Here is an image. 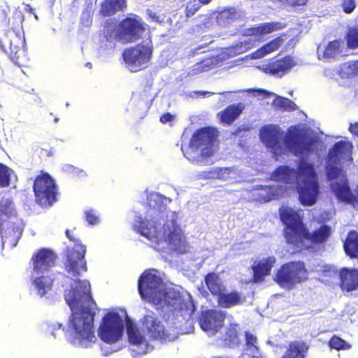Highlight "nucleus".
Returning <instances> with one entry per match:
<instances>
[{
  "label": "nucleus",
  "instance_id": "1",
  "mask_svg": "<svg viewBox=\"0 0 358 358\" xmlns=\"http://www.w3.org/2000/svg\"><path fill=\"white\" fill-rule=\"evenodd\" d=\"M76 287H71L65 294V300L72 313L69 327L73 329L74 343L87 348L96 341L94 321L95 313L92 311L96 306L90 292L88 280H75Z\"/></svg>",
  "mask_w": 358,
  "mask_h": 358
},
{
  "label": "nucleus",
  "instance_id": "2",
  "mask_svg": "<svg viewBox=\"0 0 358 358\" xmlns=\"http://www.w3.org/2000/svg\"><path fill=\"white\" fill-rule=\"evenodd\" d=\"M279 216L284 226L282 235L286 243L296 252L315 251V248L324 245L331 235V227L325 224L310 231L303 222V215L292 208H280Z\"/></svg>",
  "mask_w": 358,
  "mask_h": 358
},
{
  "label": "nucleus",
  "instance_id": "3",
  "mask_svg": "<svg viewBox=\"0 0 358 358\" xmlns=\"http://www.w3.org/2000/svg\"><path fill=\"white\" fill-rule=\"evenodd\" d=\"M271 179L285 184L295 181L301 203L310 206L316 203L320 187L313 163L300 160L296 170L288 166H279L271 174Z\"/></svg>",
  "mask_w": 358,
  "mask_h": 358
},
{
  "label": "nucleus",
  "instance_id": "4",
  "mask_svg": "<svg viewBox=\"0 0 358 358\" xmlns=\"http://www.w3.org/2000/svg\"><path fill=\"white\" fill-rule=\"evenodd\" d=\"M352 148V143L348 141L335 143L327 154L326 172L329 180H335L331 182L330 188L337 201L356 208L358 189L354 194L347 176L342 174L343 170L338 166L341 158L350 156Z\"/></svg>",
  "mask_w": 358,
  "mask_h": 358
},
{
  "label": "nucleus",
  "instance_id": "5",
  "mask_svg": "<svg viewBox=\"0 0 358 358\" xmlns=\"http://www.w3.org/2000/svg\"><path fill=\"white\" fill-rule=\"evenodd\" d=\"M134 228L142 236L157 243L164 241L178 253L187 252L188 244L180 227L173 222L163 225V231L157 224L148 220L139 219L136 221Z\"/></svg>",
  "mask_w": 358,
  "mask_h": 358
},
{
  "label": "nucleus",
  "instance_id": "6",
  "mask_svg": "<svg viewBox=\"0 0 358 358\" xmlns=\"http://www.w3.org/2000/svg\"><path fill=\"white\" fill-rule=\"evenodd\" d=\"M138 289L141 298L155 305H169V292L155 271H145L139 277Z\"/></svg>",
  "mask_w": 358,
  "mask_h": 358
},
{
  "label": "nucleus",
  "instance_id": "7",
  "mask_svg": "<svg viewBox=\"0 0 358 358\" xmlns=\"http://www.w3.org/2000/svg\"><path fill=\"white\" fill-rule=\"evenodd\" d=\"M204 282L211 295L215 298L218 306L230 308L242 305L245 300L243 294L237 289L229 292L227 286L215 272H209L204 276Z\"/></svg>",
  "mask_w": 358,
  "mask_h": 358
},
{
  "label": "nucleus",
  "instance_id": "8",
  "mask_svg": "<svg viewBox=\"0 0 358 358\" xmlns=\"http://www.w3.org/2000/svg\"><path fill=\"white\" fill-rule=\"evenodd\" d=\"M317 136L308 133L298 124L288 127L284 137V143L295 156H308L317 148Z\"/></svg>",
  "mask_w": 358,
  "mask_h": 358
},
{
  "label": "nucleus",
  "instance_id": "9",
  "mask_svg": "<svg viewBox=\"0 0 358 358\" xmlns=\"http://www.w3.org/2000/svg\"><path fill=\"white\" fill-rule=\"evenodd\" d=\"M33 191L35 201L41 208H50L58 200L59 192L55 180L43 171L35 178Z\"/></svg>",
  "mask_w": 358,
  "mask_h": 358
},
{
  "label": "nucleus",
  "instance_id": "10",
  "mask_svg": "<svg viewBox=\"0 0 358 358\" xmlns=\"http://www.w3.org/2000/svg\"><path fill=\"white\" fill-rule=\"evenodd\" d=\"M145 25L140 16L129 14L117 24L115 28V38L122 44L136 42L142 38L145 31Z\"/></svg>",
  "mask_w": 358,
  "mask_h": 358
},
{
  "label": "nucleus",
  "instance_id": "11",
  "mask_svg": "<svg viewBox=\"0 0 358 358\" xmlns=\"http://www.w3.org/2000/svg\"><path fill=\"white\" fill-rule=\"evenodd\" d=\"M73 230L66 229L65 234L69 240L75 244L78 250L71 249L67 252L66 259L64 262V268L66 271L74 277L79 276L82 272L87 270V263L85 259L86 248L83 245L79 237L73 234Z\"/></svg>",
  "mask_w": 358,
  "mask_h": 358
},
{
  "label": "nucleus",
  "instance_id": "12",
  "mask_svg": "<svg viewBox=\"0 0 358 358\" xmlns=\"http://www.w3.org/2000/svg\"><path fill=\"white\" fill-rule=\"evenodd\" d=\"M308 271L302 261H292L282 264L277 271L275 282L284 289H291L296 284L308 279Z\"/></svg>",
  "mask_w": 358,
  "mask_h": 358
},
{
  "label": "nucleus",
  "instance_id": "13",
  "mask_svg": "<svg viewBox=\"0 0 358 358\" xmlns=\"http://www.w3.org/2000/svg\"><path fill=\"white\" fill-rule=\"evenodd\" d=\"M217 136V131L213 127H203L197 129L192 135L189 144V150L185 152V155L189 159L194 161L191 152H196L201 148L200 155L202 157H209L213 154V143Z\"/></svg>",
  "mask_w": 358,
  "mask_h": 358
},
{
  "label": "nucleus",
  "instance_id": "14",
  "mask_svg": "<svg viewBox=\"0 0 358 358\" xmlns=\"http://www.w3.org/2000/svg\"><path fill=\"white\" fill-rule=\"evenodd\" d=\"M152 43H139L125 48L122 54L124 62L131 72L146 69L152 57Z\"/></svg>",
  "mask_w": 358,
  "mask_h": 358
},
{
  "label": "nucleus",
  "instance_id": "15",
  "mask_svg": "<svg viewBox=\"0 0 358 358\" xmlns=\"http://www.w3.org/2000/svg\"><path fill=\"white\" fill-rule=\"evenodd\" d=\"M124 322L117 313L106 314L98 329V335L106 343L112 344L121 339L124 331Z\"/></svg>",
  "mask_w": 358,
  "mask_h": 358
},
{
  "label": "nucleus",
  "instance_id": "16",
  "mask_svg": "<svg viewBox=\"0 0 358 358\" xmlns=\"http://www.w3.org/2000/svg\"><path fill=\"white\" fill-rule=\"evenodd\" d=\"M259 136L261 141L266 147L271 149L275 155L280 156L284 153L285 148L281 143L282 132L278 126L273 124L263 126Z\"/></svg>",
  "mask_w": 358,
  "mask_h": 358
},
{
  "label": "nucleus",
  "instance_id": "17",
  "mask_svg": "<svg viewBox=\"0 0 358 358\" xmlns=\"http://www.w3.org/2000/svg\"><path fill=\"white\" fill-rule=\"evenodd\" d=\"M24 224L22 220L1 224V238L3 248H15L22 237Z\"/></svg>",
  "mask_w": 358,
  "mask_h": 358
},
{
  "label": "nucleus",
  "instance_id": "18",
  "mask_svg": "<svg viewBox=\"0 0 358 358\" xmlns=\"http://www.w3.org/2000/svg\"><path fill=\"white\" fill-rule=\"evenodd\" d=\"M226 314L218 310L208 309L201 313L199 324L206 332L215 334L224 326Z\"/></svg>",
  "mask_w": 358,
  "mask_h": 358
},
{
  "label": "nucleus",
  "instance_id": "19",
  "mask_svg": "<svg viewBox=\"0 0 358 358\" xmlns=\"http://www.w3.org/2000/svg\"><path fill=\"white\" fill-rule=\"evenodd\" d=\"M56 259L57 255L52 250L48 248H41L33 254L31 259L33 272L39 275L48 271L55 265Z\"/></svg>",
  "mask_w": 358,
  "mask_h": 358
},
{
  "label": "nucleus",
  "instance_id": "20",
  "mask_svg": "<svg viewBox=\"0 0 358 358\" xmlns=\"http://www.w3.org/2000/svg\"><path fill=\"white\" fill-rule=\"evenodd\" d=\"M151 339L164 341H171L174 336L166 329L162 322L151 315L143 317V324Z\"/></svg>",
  "mask_w": 358,
  "mask_h": 358
},
{
  "label": "nucleus",
  "instance_id": "21",
  "mask_svg": "<svg viewBox=\"0 0 358 358\" xmlns=\"http://www.w3.org/2000/svg\"><path fill=\"white\" fill-rule=\"evenodd\" d=\"M296 64L293 57L286 55L281 58L276 57L271 58L262 66V70L266 73L282 77L286 74Z\"/></svg>",
  "mask_w": 358,
  "mask_h": 358
},
{
  "label": "nucleus",
  "instance_id": "22",
  "mask_svg": "<svg viewBox=\"0 0 358 358\" xmlns=\"http://www.w3.org/2000/svg\"><path fill=\"white\" fill-rule=\"evenodd\" d=\"M276 262L274 256L255 261L251 268L252 270V281L256 283L262 282L265 278L271 273L272 268Z\"/></svg>",
  "mask_w": 358,
  "mask_h": 358
},
{
  "label": "nucleus",
  "instance_id": "23",
  "mask_svg": "<svg viewBox=\"0 0 358 358\" xmlns=\"http://www.w3.org/2000/svg\"><path fill=\"white\" fill-rule=\"evenodd\" d=\"M339 278L342 291L350 292L358 289V269L343 268L340 270Z\"/></svg>",
  "mask_w": 358,
  "mask_h": 358
},
{
  "label": "nucleus",
  "instance_id": "24",
  "mask_svg": "<svg viewBox=\"0 0 358 358\" xmlns=\"http://www.w3.org/2000/svg\"><path fill=\"white\" fill-rule=\"evenodd\" d=\"M308 350L309 345L306 342L294 340L288 343L280 358H307Z\"/></svg>",
  "mask_w": 358,
  "mask_h": 358
},
{
  "label": "nucleus",
  "instance_id": "25",
  "mask_svg": "<svg viewBox=\"0 0 358 358\" xmlns=\"http://www.w3.org/2000/svg\"><path fill=\"white\" fill-rule=\"evenodd\" d=\"M244 107L242 103L229 105L223 110L217 113L220 122L224 126L231 125L241 115Z\"/></svg>",
  "mask_w": 358,
  "mask_h": 358
},
{
  "label": "nucleus",
  "instance_id": "26",
  "mask_svg": "<svg viewBox=\"0 0 358 358\" xmlns=\"http://www.w3.org/2000/svg\"><path fill=\"white\" fill-rule=\"evenodd\" d=\"M285 36V34H280L264 44L262 47L252 52L251 58L254 59H261L266 55L276 51L284 43L285 39L283 37Z\"/></svg>",
  "mask_w": 358,
  "mask_h": 358
},
{
  "label": "nucleus",
  "instance_id": "27",
  "mask_svg": "<svg viewBox=\"0 0 358 358\" xmlns=\"http://www.w3.org/2000/svg\"><path fill=\"white\" fill-rule=\"evenodd\" d=\"M127 8L126 0H103L99 14L103 17H110Z\"/></svg>",
  "mask_w": 358,
  "mask_h": 358
},
{
  "label": "nucleus",
  "instance_id": "28",
  "mask_svg": "<svg viewBox=\"0 0 358 358\" xmlns=\"http://www.w3.org/2000/svg\"><path fill=\"white\" fill-rule=\"evenodd\" d=\"M21 220L17 215L13 201L9 199L0 201V222H11Z\"/></svg>",
  "mask_w": 358,
  "mask_h": 358
},
{
  "label": "nucleus",
  "instance_id": "29",
  "mask_svg": "<svg viewBox=\"0 0 358 358\" xmlns=\"http://www.w3.org/2000/svg\"><path fill=\"white\" fill-rule=\"evenodd\" d=\"M285 27V24L278 22H265L249 28L248 33L250 36L259 37L280 30Z\"/></svg>",
  "mask_w": 358,
  "mask_h": 358
},
{
  "label": "nucleus",
  "instance_id": "30",
  "mask_svg": "<svg viewBox=\"0 0 358 358\" xmlns=\"http://www.w3.org/2000/svg\"><path fill=\"white\" fill-rule=\"evenodd\" d=\"M11 29L15 33V36L11 39L10 43V55H16L25 45V38L22 21L20 20L17 24Z\"/></svg>",
  "mask_w": 358,
  "mask_h": 358
},
{
  "label": "nucleus",
  "instance_id": "31",
  "mask_svg": "<svg viewBox=\"0 0 358 358\" xmlns=\"http://www.w3.org/2000/svg\"><path fill=\"white\" fill-rule=\"evenodd\" d=\"M343 248L345 254L352 259L358 257V233L351 230L344 241Z\"/></svg>",
  "mask_w": 358,
  "mask_h": 358
},
{
  "label": "nucleus",
  "instance_id": "32",
  "mask_svg": "<svg viewBox=\"0 0 358 358\" xmlns=\"http://www.w3.org/2000/svg\"><path fill=\"white\" fill-rule=\"evenodd\" d=\"M33 284L41 296L45 295L50 291L53 285V279L51 277L41 275L33 280Z\"/></svg>",
  "mask_w": 358,
  "mask_h": 358
},
{
  "label": "nucleus",
  "instance_id": "33",
  "mask_svg": "<svg viewBox=\"0 0 358 358\" xmlns=\"http://www.w3.org/2000/svg\"><path fill=\"white\" fill-rule=\"evenodd\" d=\"M238 327L237 324H230L227 328L222 338L224 345L233 347L240 343Z\"/></svg>",
  "mask_w": 358,
  "mask_h": 358
},
{
  "label": "nucleus",
  "instance_id": "34",
  "mask_svg": "<svg viewBox=\"0 0 358 358\" xmlns=\"http://www.w3.org/2000/svg\"><path fill=\"white\" fill-rule=\"evenodd\" d=\"M273 106L275 109L283 111H294L296 110V105L289 99L278 96L273 101Z\"/></svg>",
  "mask_w": 358,
  "mask_h": 358
},
{
  "label": "nucleus",
  "instance_id": "35",
  "mask_svg": "<svg viewBox=\"0 0 358 358\" xmlns=\"http://www.w3.org/2000/svg\"><path fill=\"white\" fill-rule=\"evenodd\" d=\"M341 40H334L329 42L326 46L323 57L327 59L335 58L338 55L341 54Z\"/></svg>",
  "mask_w": 358,
  "mask_h": 358
},
{
  "label": "nucleus",
  "instance_id": "36",
  "mask_svg": "<svg viewBox=\"0 0 358 358\" xmlns=\"http://www.w3.org/2000/svg\"><path fill=\"white\" fill-rule=\"evenodd\" d=\"M250 41H238L227 48V54L235 57L247 52L251 48Z\"/></svg>",
  "mask_w": 358,
  "mask_h": 358
},
{
  "label": "nucleus",
  "instance_id": "37",
  "mask_svg": "<svg viewBox=\"0 0 358 358\" xmlns=\"http://www.w3.org/2000/svg\"><path fill=\"white\" fill-rule=\"evenodd\" d=\"M127 331L129 341L134 345H141L145 341L144 336L141 334L138 329L134 324L127 325Z\"/></svg>",
  "mask_w": 358,
  "mask_h": 358
},
{
  "label": "nucleus",
  "instance_id": "38",
  "mask_svg": "<svg viewBox=\"0 0 358 358\" xmlns=\"http://www.w3.org/2000/svg\"><path fill=\"white\" fill-rule=\"evenodd\" d=\"M347 47L355 50L358 48V27L350 28L345 35Z\"/></svg>",
  "mask_w": 358,
  "mask_h": 358
},
{
  "label": "nucleus",
  "instance_id": "39",
  "mask_svg": "<svg viewBox=\"0 0 358 358\" xmlns=\"http://www.w3.org/2000/svg\"><path fill=\"white\" fill-rule=\"evenodd\" d=\"M11 173L10 169L0 163V187H7L10 185Z\"/></svg>",
  "mask_w": 358,
  "mask_h": 358
},
{
  "label": "nucleus",
  "instance_id": "40",
  "mask_svg": "<svg viewBox=\"0 0 358 358\" xmlns=\"http://www.w3.org/2000/svg\"><path fill=\"white\" fill-rule=\"evenodd\" d=\"M329 345L331 348L337 350H345L351 348L350 344L337 336H334L330 338Z\"/></svg>",
  "mask_w": 358,
  "mask_h": 358
},
{
  "label": "nucleus",
  "instance_id": "41",
  "mask_svg": "<svg viewBox=\"0 0 358 358\" xmlns=\"http://www.w3.org/2000/svg\"><path fill=\"white\" fill-rule=\"evenodd\" d=\"M200 8L199 3H197L195 0L189 1L185 8V16L189 17L194 15Z\"/></svg>",
  "mask_w": 358,
  "mask_h": 358
},
{
  "label": "nucleus",
  "instance_id": "42",
  "mask_svg": "<svg viewBox=\"0 0 358 358\" xmlns=\"http://www.w3.org/2000/svg\"><path fill=\"white\" fill-rule=\"evenodd\" d=\"M341 5L344 13H351L355 8L356 0H341Z\"/></svg>",
  "mask_w": 358,
  "mask_h": 358
},
{
  "label": "nucleus",
  "instance_id": "43",
  "mask_svg": "<svg viewBox=\"0 0 358 358\" xmlns=\"http://www.w3.org/2000/svg\"><path fill=\"white\" fill-rule=\"evenodd\" d=\"M85 220L91 225L97 224L99 220L93 210H88L85 212Z\"/></svg>",
  "mask_w": 358,
  "mask_h": 358
},
{
  "label": "nucleus",
  "instance_id": "44",
  "mask_svg": "<svg viewBox=\"0 0 358 358\" xmlns=\"http://www.w3.org/2000/svg\"><path fill=\"white\" fill-rule=\"evenodd\" d=\"M36 151L38 155L41 158L50 157L53 155L52 148L38 147Z\"/></svg>",
  "mask_w": 358,
  "mask_h": 358
},
{
  "label": "nucleus",
  "instance_id": "45",
  "mask_svg": "<svg viewBox=\"0 0 358 358\" xmlns=\"http://www.w3.org/2000/svg\"><path fill=\"white\" fill-rule=\"evenodd\" d=\"M245 336H246V343H247V345H255V344L257 342V338L253 336L252 334L248 333V332H246L245 333Z\"/></svg>",
  "mask_w": 358,
  "mask_h": 358
},
{
  "label": "nucleus",
  "instance_id": "46",
  "mask_svg": "<svg viewBox=\"0 0 358 358\" xmlns=\"http://www.w3.org/2000/svg\"><path fill=\"white\" fill-rule=\"evenodd\" d=\"M173 120V115H172L170 113H166L162 115L160 117V122L164 124L171 122Z\"/></svg>",
  "mask_w": 358,
  "mask_h": 358
},
{
  "label": "nucleus",
  "instance_id": "47",
  "mask_svg": "<svg viewBox=\"0 0 358 358\" xmlns=\"http://www.w3.org/2000/svg\"><path fill=\"white\" fill-rule=\"evenodd\" d=\"M349 131L358 137V122L351 124L349 127Z\"/></svg>",
  "mask_w": 358,
  "mask_h": 358
},
{
  "label": "nucleus",
  "instance_id": "48",
  "mask_svg": "<svg viewBox=\"0 0 358 358\" xmlns=\"http://www.w3.org/2000/svg\"><path fill=\"white\" fill-rule=\"evenodd\" d=\"M197 69H199L201 71H206L210 69L209 66L204 64L203 62H201L199 63H197Z\"/></svg>",
  "mask_w": 358,
  "mask_h": 358
},
{
  "label": "nucleus",
  "instance_id": "49",
  "mask_svg": "<svg viewBox=\"0 0 358 358\" xmlns=\"http://www.w3.org/2000/svg\"><path fill=\"white\" fill-rule=\"evenodd\" d=\"M212 0H199V3L202 5H206L209 3Z\"/></svg>",
  "mask_w": 358,
  "mask_h": 358
},
{
  "label": "nucleus",
  "instance_id": "50",
  "mask_svg": "<svg viewBox=\"0 0 358 358\" xmlns=\"http://www.w3.org/2000/svg\"><path fill=\"white\" fill-rule=\"evenodd\" d=\"M220 171H224V173H229V169L228 168H223V169H220Z\"/></svg>",
  "mask_w": 358,
  "mask_h": 358
},
{
  "label": "nucleus",
  "instance_id": "51",
  "mask_svg": "<svg viewBox=\"0 0 358 358\" xmlns=\"http://www.w3.org/2000/svg\"><path fill=\"white\" fill-rule=\"evenodd\" d=\"M241 130H242V129H241V128H240V127H238V128L236 130L235 133H236V134H237V133L240 132Z\"/></svg>",
  "mask_w": 358,
  "mask_h": 358
},
{
  "label": "nucleus",
  "instance_id": "52",
  "mask_svg": "<svg viewBox=\"0 0 358 358\" xmlns=\"http://www.w3.org/2000/svg\"><path fill=\"white\" fill-rule=\"evenodd\" d=\"M0 48L2 49V50H4L3 48V45L2 44L1 41H0Z\"/></svg>",
  "mask_w": 358,
  "mask_h": 358
}]
</instances>
